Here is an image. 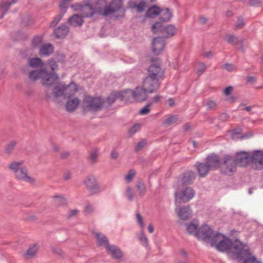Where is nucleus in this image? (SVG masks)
Listing matches in <instances>:
<instances>
[{"label": "nucleus", "mask_w": 263, "mask_h": 263, "mask_svg": "<svg viewBox=\"0 0 263 263\" xmlns=\"http://www.w3.org/2000/svg\"><path fill=\"white\" fill-rule=\"evenodd\" d=\"M24 163L23 160L12 161L9 164L8 168L14 173L15 177L19 181L34 184L35 180L29 176L28 168L23 166Z\"/></svg>", "instance_id": "1"}, {"label": "nucleus", "mask_w": 263, "mask_h": 263, "mask_svg": "<svg viewBox=\"0 0 263 263\" xmlns=\"http://www.w3.org/2000/svg\"><path fill=\"white\" fill-rule=\"evenodd\" d=\"M243 243L238 239H236L234 241L224 236V238L219 241L216 245V249L220 252H227L230 257L232 259V254L237 253L242 248Z\"/></svg>", "instance_id": "2"}, {"label": "nucleus", "mask_w": 263, "mask_h": 263, "mask_svg": "<svg viewBox=\"0 0 263 263\" xmlns=\"http://www.w3.org/2000/svg\"><path fill=\"white\" fill-rule=\"evenodd\" d=\"M105 100L100 97L86 96L83 100L82 107L85 112L99 111L103 107Z\"/></svg>", "instance_id": "3"}, {"label": "nucleus", "mask_w": 263, "mask_h": 263, "mask_svg": "<svg viewBox=\"0 0 263 263\" xmlns=\"http://www.w3.org/2000/svg\"><path fill=\"white\" fill-rule=\"evenodd\" d=\"M151 31L154 34L161 33L164 35V39H168L176 34L177 29L174 25H164L161 22H155L151 26Z\"/></svg>", "instance_id": "4"}, {"label": "nucleus", "mask_w": 263, "mask_h": 263, "mask_svg": "<svg viewBox=\"0 0 263 263\" xmlns=\"http://www.w3.org/2000/svg\"><path fill=\"white\" fill-rule=\"evenodd\" d=\"M119 12L120 14L115 15L116 18L123 17L125 14L122 0H111L109 5L105 7L104 14L105 16Z\"/></svg>", "instance_id": "5"}, {"label": "nucleus", "mask_w": 263, "mask_h": 263, "mask_svg": "<svg viewBox=\"0 0 263 263\" xmlns=\"http://www.w3.org/2000/svg\"><path fill=\"white\" fill-rule=\"evenodd\" d=\"M237 259L243 260V263H258L256 257L250 252V248L245 244L238 252L232 254V259Z\"/></svg>", "instance_id": "6"}, {"label": "nucleus", "mask_w": 263, "mask_h": 263, "mask_svg": "<svg viewBox=\"0 0 263 263\" xmlns=\"http://www.w3.org/2000/svg\"><path fill=\"white\" fill-rule=\"evenodd\" d=\"M236 162L232 156L226 155L220 161V170L223 174L232 175L236 171Z\"/></svg>", "instance_id": "7"}, {"label": "nucleus", "mask_w": 263, "mask_h": 263, "mask_svg": "<svg viewBox=\"0 0 263 263\" xmlns=\"http://www.w3.org/2000/svg\"><path fill=\"white\" fill-rule=\"evenodd\" d=\"M160 79L147 76L143 81L142 86L148 93L156 92L160 86Z\"/></svg>", "instance_id": "8"}, {"label": "nucleus", "mask_w": 263, "mask_h": 263, "mask_svg": "<svg viewBox=\"0 0 263 263\" xmlns=\"http://www.w3.org/2000/svg\"><path fill=\"white\" fill-rule=\"evenodd\" d=\"M83 183L91 195L98 194L101 191L96 178L92 174L86 177L83 181Z\"/></svg>", "instance_id": "9"}, {"label": "nucleus", "mask_w": 263, "mask_h": 263, "mask_svg": "<svg viewBox=\"0 0 263 263\" xmlns=\"http://www.w3.org/2000/svg\"><path fill=\"white\" fill-rule=\"evenodd\" d=\"M213 230L209 226L205 224L199 228L195 233V236L198 239H201L206 242L210 240Z\"/></svg>", "instance_id": "10"}, {"label": "nucleus", "mask_w": 263, "mask_h": 263, "mask_svg": "<svg viewBox=\"0 0 263 263\" xmlns=\"http://www.w3.org/2000/svg\"><path fill=\"white\" fill-rule=\"evenodd\" d=\"M250 163L255 170H261L263 168V152L256 150L250 155Z\"/></svg>", "instance_id": "11"}, {"label": "nucleus", "mask_w": 263, "mask_h": 263, "mask_svg": "<svg viewBox=\"0 0 263 263\" xmlns=\"http://www.w3.org/2000/svg\"><path fill=\"white\" fill-rule=\"evenodd\" d=\"M127 7L134 10L137 13H142L147 7V3L145 0H129Z\"/></svg>", "instance_id": "12"}, {"label": "nucleus", "mask_w": 263, "mask_h": 263, "mask_svg": "<svg viewBox=\"0 0 263 263\" xmlns=\"http://www.w3.org/2000/svg\"><path fill=\"white\" fill-rule=\"evenodd\" d=\"M70 87H73L74 92H76L78 91V88L77 87V85L74 82L70 83L68 85L61 84L55 86L53 90L54 98L55 99H57L58 97L61 96L66 97L67 95L66 91Z\"/></svg>", "instance_id": "13"}, {"label": "nucleus", "mask_w": 263, "mask_h": 263, "mask_svg": "<svg viewBox=\"0 0 263 263\" xmlns=\"http://www.w3.org/2000/svg\"><path fill=\"white\" fill-rule=\"evenodd\" d=\"M164 70L161 67L159 63L151 65L147 70V76L158 79L163 80Z\"/></svg>", "instance_id": "14"}, {"label": "nucleus", "mask_w": 263, "mask_h": 263, "mask_svg": "<svg viewBox=\"0 0 263 263\" xmlns=\"http://www.w3.org/2000/svg\"><path fill=\"white\" fill-rule=\"evenodd\" d=\"M195 195V192L193 189L190 187H187L183 190L180 193H175L176 201L177 199L181 200L183 203H186L190 201Z\"/></svg>", "instance_id": "15"}, {"label": "nucleus", "mask_w": 263, "mask_h": 263, "mask_svg": "<svg viewBox=\"0 0 263 263\" xmlns=\"http://www.w3.org/2000/svg\"><path fill=\"white\" fill-rule=\"evenodd\" d=\"M234 159L236 166H246L250 163V155L245 151L237 152Z\"/></svg>", "instance_id": "16"}, {"label": "nucleus", "mask_w": 263, "mask_h": 263, "mask_svg": "<svg viewBox=\"0 0 263 263\" xmlns=\"http://www.w3.org/2000/svg\"><path fill=\"white\" fill-rule=\"evenodd\" d=\"M165 46V40L162 36L154 37L152 41V50L155 55H159L163 50Z\"/></svg>", "instance_id": "17"}, {"label": "nucleus", "mask_w": 263, "mask_h": 263, "mask_svg": "<svg viewBox=\"0 0 263 263\" xmlns=\"http://www.w3.org/2000/svg\"><path fill=\"white\" fill-rule=\"evenodd\" d=\"M227 42L233 46H237V48L242 52L245 51V42L246 39H239L238 37L229 34L226 35Z\"/></svg>", "instance_id": "18"}, {"label": "nucleus", "mask_w": 263, "mask_h": 263, "mask_svg": "<svg viewBox=\"0 0 263 263\" xmlns=\"http://www.w3.org/2000/svg\"><path fill=\"white\" fill-rule=\"evenodd\" d=\"M148 91L142 87H137L133 90V98L137 102H143L147 99Z\"/></svg>", "instance_id": "19"}, {"label": "nucleus", "mask_w": 263, "mask_h": 263, "mask_svg": "<svg viewBox=\"0 0 263 263\" xmlns=\"http://www.w3.org/2000/svg\"><path fill=\"white\" fill-rule=\"evenodd\" d=\"M221 160L220 157L215 154L208 155L205 159V162L211 170L220 168Z\"/></svg>", "instance_id": "20"}, {"label": "nucleus", "mask_w": 263, "mask_h": 263, "mask_svg": "<svg viewBox=\"0 0 263 263\" xmlns=\"http://www.w3.org/2000/svg\"><path fill=\"white\" fill-rule=\"evenodd\" d=\"M58 79L59 77L55 72L49 73L45 69V73L44 74L42 77V84L45 86H50L52 85Z\"/></svg>", "instance_id": "21"}, {"label": "nucleus", "mask_w": 263, "mask_h": 263, "mask_svg": "<svg viewBox=\"0 0 263 263\" xmlns=\"http://www.w3.org/2000/svg\"><path fill=\"white\" fill-rule=\"evenodd\" d=\"M162 12L161 8L156 5H151L145 11L144 17L146 18L155 19Z\"/></svg>", "instance_id": "22"}, {"label": "nucleus", "mask_w": 263, "mask_h": 263, "mask_svg": "<svg viewBox=\"0 0 263 263\" xmlns=\"http://www.w3.org/2000/svg\"><path fill=\"white\" fill-rule=\"evenodd\" d=\"M92 233L95 236L96 243L98 246H103L107 249L108 248V246L110 245L107 237L103 234L97 232H92Z\"/></svg>", "instance_id": "23"}, {"label": "nucleus", "mask_w": 263, "mask_h": 263, "mask_svg": "<svg viewBox=\"0 0 263 263\" xmlns=\"http://www.w3.org/2000/svg\"><path fill=\"white\" fill-rule=\"evenodd\" d=\"M179 218L183 220L190 219L192 216V211L189 205L184 206L176 210Z\"/></svg>", "instance_id": "24"}, {"label": "nucleus", "mask_w": 263, "mask_h": 263, "mask_svg": "<svg viewBox=\"0 0 263 263\" xmlns=\"http://www.w3.org/2000/svg\"><path fill=\"white\" fill-rule=\"evenodd\" d=\"M161 10L162 12L157 22H161V24L170 22L173 16L171 10L168 8H161Z\"/></svg>", "instance_id": "25"}, {"label": "nucleus", "mask_w": 263, "mask_h": 263, "mask_svg": "<svg viewBox=\"0 0 263 263\" xmlns=\"http://www.w3.org/2000/svg\"><path fill=\"white\" fill-rule=\"evenodd\" d=\"M69 32V28L65 24L55 29L53 34L57 39L65 38Z\"/></svg>", "instance_id": "26"}, {"label": "nucleus", "mask_w": 263, "mask_h": 263, "mask_svg": "<svg viewBox=\"0 0 263 263\" xmlns=\"http://www.w3.org/2000/svg\"><path fill=\"white\" fill-rule=\"evenodd\" d=\"M196 175L193 171H189L184 172L181 178V182L183 185L190 184L195 179Z\"/></svg>", "instance_id": "27"}, {"label": "nucleus", "mask_w": 263, "mask_h": 263, "mask_svg": "<svg viewBox=\"0 0 263 263\" xmlns=\"http://www.w3.org/2000/svg\"><path fill=\"white\" fill-rule=\"evenodd\" d=\"M83 17H91L96 14L93 5L89 2H87L83 5L82 11Z\"/></svg>", "instance_id": "28"}, {"label": "nucleus", "mask_w": 263, "mask_h": 263, "mask_svg": "<svg viewBox=\"0 0 263 263\" xmlns=\"http://www.w3.org/2000/svg\"><path fill=\"white\" fill-rule=\"evenodd\" d=\"M67 23L74 27H81L84 23V20L82 17L75 14L68 18Z\"/></svg>", "instance_id": "29"}, {"label": "nucleus", "mask_w": 263, "mask_h": 263, "mask_svg": "<svg viewBox=\"0 0 263 263\" xmlns=\"http://www.w3.org/2000/svg\"><path fill=\"white\" fill-rule=\"evenodd\" d=\"M106 249L107 252L108 254H111L113 258L116 259H121L123 257V253L119 248L114 245H110Z\"/></svg>", "instance_id": "30"}, {"label": "nucleus", "mask_w": 263, "mask_h": 263, "mask_svg": "<svg viewBox=\"0 0 263 263\" xmlns=\"http://www.w3.org/2000/svg\"><path fill=\"white\" fill-rule=\"evenodd\" d=\"M196 167L198 173L201 177H204L211 170L205 162L204 163L197 162Z\"/></svg>", "instance_id": "31"}, {"label": "nucleus", "mask_w": 263, "mask_h": 263, "mask_svg": "<svg viewBox=\"0 0 263 263\" xmlns=\"http://www.w3.org/2000/svg\"><path fill=\"white\" fill-rule=\"evenodd\" d=\"M39 247L36 244L31 245L25 253L23 254V257L25 259H29L34 258L36 254Z\"/></svg>", "instance_id": "32"}, {"label": "nucleus", "mask_w": 263, "mask_h": 263, "mask_svg": "<svg viewBox=\"0 0 263 263\" xmlns=\"http://www.w3.org/2000/svg\"><path fill=\"white\" fill-rule=\"evenodd\" d=\"M106 6H107L106 0H98L93 7L96 13L105 16L104 10Z\"/></svg>", "instance_id": "33"}, {"label": "nucleus", "mask_w": 263, "mask_h": 263, "mask_svg": "<svg viewBox=\"0 0 263 263\" xmlns=\"http://www.w3.org/2000/svg\"><path fill=\"white\" fill-rule=\"evenodd\" d=\"M80 102V101L78 98L69 100L65 104L66 110L69 112L73 111L77 108Z\"/></svg>", "instance_id": "34"}, {"label": "nucleus", "mask_w": 263, "mask_h": 263, "mask_svg": "<svg viewBox=\"0 0 263 263\" xmlns=\"http://www.w3.org/2000/svg\"><path fill=\"white\" fill-rule=\"evenodd\" d=\"M53 52V47L50 44H45L42 45L39 50V53L41 55L48 56Z\"/></svg>", "instance_id": "35"}, {"label": "nucleus", "mask_w": 263, "mask_h": 263, "mask_svg": "<svg viewBox=\"0 0 263 263\" xmlns=\"http://www.w3.org/2000/svg\"><path fill=\"white\" fill-rule=\"evenodd\" d=\"M45 73V69L41 68L31 71L29 74L30 79L35 81L39 78H42Z\"/></svg>", "instance_id": "36"}, {"label": "nucleus", "mask_w": 263, "mask_h": 263, "mask_svg": "<svg viewBox=\"0 0 263 263\" xmlns=\"http://www.w3.org/2000/svg\"><path fill=\"white\" fill-rule=\"evenodd\" d=\"M224 238V236L219 233H216L212 235L210 240L208 241V242L210 243L211 246H215L216 248V245L219 241Z\"/></svg>", "instance_id": "37"}, {"label": "nucleus", "mask_w": 263, "mask_h": 263, "mask_svg": "<svg viewBox=\"0 0 263 263\" xmlns=\"http://www.w3.org/2000/svg\"><path fill=\"white\" fill-rule=\"evenodd\" d=\"M18 142L15 140H11L7 143L4 147V152L7 155L12 154L14 151Z\"/></svg>", "instance_id": "38"}, {"label": "nucleus", "mask_w": 263, "mask_h": 263, "mask_svg": "<svg viewBox=\"0 0 263 263\" xmlns=\"http://www.w3.org/2000/svg\"><path fill=\"white\" fill-rule=\"evenodd\" d=\"M133 90L126 89L121 91L120 93L118 92L119 98L122 101H128L131 97H133Z\"/></svg>", "instance_id": "39"}, {"label": "nucleus", "mask_w": 263, "mask_h": 263, "mask_svg": "<svg viewBox=\"0 0 263 263\" xmlns=\"http://www.w3.org/2000/svg\"><path fill=\"white\" fill-rule=\"evenodd\" d=\"M54 202L57 207L66 205L67 204V201L62 196L55 195L53 197Z\"/></svg>", "instance_id": "40"}, {"label": "nucleus", "mask_w": 263, "mask_h": 263, "mask_svg": "<svg viewBox=\"0 0 263 263\" xmlns=\"http://www.w3.org/2000/svg\"><path fill=\"white\" fill-rule=\"evenodd\" d=\"M98 152L96 148L93 149L88 157V160L90 164L93 165L95 164L98 160Z\"/></svg>", "instance_id": "41"}, {"label": "nucleus", "mask_w": 263, "mask_h": 263, "mask_svg": "<svg viewBox=\"0 0 263 263\" xmlns=\"http://www.w3.org/2000/svg\"><path fill=\"white\" fill-rule=\"evenodd\" d=\"M29 65L32 68H35L43 65L42 61L39 58L29 59Z\"/></svg>", "instance_id": "42"}, {"label": "nucleus", "mask_w": 263, "mask_h": 263, "mask_svg": "<svg viewBox=\"0 0 263 263\" xmlns=\"http://www.w3.org/2000/svg\"><path fill=\"white\" fill-rule=\"evenodd\" d=\"M198 224L193 223L192 222H190L186 226V230L187 232L190 234H193L195 235V233L196 231L198 230Z\"/></svg>", "instance_id": "43"}, {"label": "nucleus", "mask_w": 263, "mask_h": 263, "mask_svg": "<svg viewBox=\"0 0 263 263\" xmlns=\"http://www.w3.org/2000/svg\"><path fill=\"white\" fill-rule=\"evenodd\" d=\"M50 248L53 253L63 258H64L65 253L62 249L53 246H51Z\"/></svg>", "instance_id": "44"}, {"label": "nucleus", "mask_w": 263, "mask_h": 263, "mask_svg": "<svg viewBox=\"0 0 263 263\" xmlns=\"http://www.w3.org/2000/svg\"><path fill=\"white\" fill-rule=\"evenodd\" d=\"M178 119L177 116L174 115L170 117L169 118L165 119L163 122V125L165 126H168L172 125L173 123L177 121Z\"/></svg>", "instance_id": "45"}, {"label": "nucleus", "mask_w": 263, "mask_h": 263, "mask_svg": "<svg viewBox=\"0 0 263 263\" xmlns=\"http://www.w3.org/2000/svg\"><path fill=\"white\" fill-rule=\"evenodd\" d=\"M119 98V96L118 95V92L112 93L110 96H109L106 99V102L107 103L110 105L113 104L116 100Z\"/></svg>", "instance_id": "46"}, {"label": "nucleus", "mask_w": 263, "mask_h": 263, "mask_svg": "<svg viewBox=\"0 0 263 263\" xmlns=\"http://www.w3.org/2000/svg\"><path fill=\"white\" fill-rule=\"evenodd\" d=\"M137 188L140 196H143L146 193V189L144 184L141 181H139L137 185Z\"/></svg>", "instance_id": "47"}, {"label": "nucleus", "mask_w": 263, "mask_h": 263, "mask_svg": "<svg viewBox=\"0 0 263 263\" xmlns=\"http://www.w3.org/2000/svg\"><path fill=\"white\" fill-rule=\"evenodd\" d=\"M58 64L57 62L53 60V59L49 60V63L45 68L46 70L49 69V68L51 70L52 72H54L53 71L57 68Z\"/></svg>", "instance_id": "48"}, {"label": "nucleus", "mask_w": 263, "mask_h": 263, "mask_svg": "<svg viewBox=\"0 0 263 263\" xmlns=\"http://www.w3.org/2000/svg\"><path fill=\"white\" fill-rule=\"evenodd\" d=\"M125 195L129 201H132L133 200L135 194L133 189L131 187L128 186L127 187L125 192Z\"/></svg>", "instance_id": "49"}, {"label": "nucleus", "mask_w": 263, "mask_h": 263, "mask_svg": "<svg viewBox=\"0 0 263 263\" xmlns=\"http://www.w3.org/2000/svg\"><path fill=\"white\" fill-rule=\"evenodd\" d=\"M140 126L141 125L139 123H136L132 126L128 131L129 137H132L133 134L138 131L140 129Z\"/></svg>", "instance_id": "50"}, {"label": "nucleus", "mask_w": 263, "mask_h": 263, "mask_svg": "<svg viewBox=\"0 0 263 263\" xmlns=\"http://www.w3.org/2000/svg\"><path fill=\"white\" fill-rule=\"evenodd\" d=\"M64 13V12L63 13H61L59 14L57 16H55L52 22L51 23L50 26L51 27L55 26L63 17Z\"/></svg>", "instance_id": "51"}, {"label": "nucleus", "mask_w": 263, "mask_h": 263, "mask_svg": "<svg viewBox=\"0 0 263 263\" xmlns=\"http://www.w3.org/2000/svg\"><path fill=\"white\" fill-rule=\"evenodd\" d=\"M43 41V39L40 36H35L32 41V44L33 46L35 48L37 47L39 45H40Z\"/></svg>", "instance_id": "52"}, {"label": "nucleus", "mask_w": 263, "mask_h": 263, "mask_svg": "<svg viewBox=\"0 0 263 263\" xmlns=\"http://www.w3.org/2000/svg\"><path fill=\"white\" fill-rule=\"evenodd\" d=\"M152 103H148L144 107H143L139 111L141 115H147L150 111V107L152 105Z\"/></svg>", "instance_id": "53"}, {"label": "nucleus", "mask_w": 263, "mask_h": 263, "mask_svg": "<svg viewBox=\"0 0 263 263\" xmlns=\"http://www.w3.org/2000/svg\"><path fill=\"white\" fill-rule=\"evenodd\" d=\"M136 171L134 170H130L125 176V179L128 182H131L135 176Z\"/></svg>", "instance_id": "54"}, {"label": "nucleus", "mask_w": 263, "mask_h": 263, "mask_svg": "<svg viewBox=\"0 0 263 263\" xmlns=\"http://www.w3.org/2000/svg\"><path fill=\"white\" fill-rule=\"evenodd\" d=\"M139 239L142 243V245L144 246L145 247H148V239L145 236L143 233H142L139 237Z\"/></svg>", "instance_id": "55"}, {"label": "nucleus", "mask_w": 263, "mask_h": 263, "mask_svg": "<svg viewBox=\"0 0 263 263\" xmlns=\"http://www.w3.org/2000/svg\"><path fill=\"white\" fill-rule=\"evenodd\" d=\"M94 211V208L92 205L87 203L84 208V212L86 214H90Z\"/></svg>", "instance_id": "56"}, {"label": "nucleus", "mask_w": 263, "mask_h": 263, "mask_svg": "<svg viewBox=\"0 0 263 263\" xmlns=\"http://www.w3.org/2000/svg\"><path fill=\"white\" fill-rule=\"evenodd\" d=\"M18 0H11L9 2H6V3H2L1 4V7L2 8L3 7H5V9L6 10H8L10 6L13 4H15L17 2Z\"/></svg>", "instance_id": "57"}, {"label": "nucleus", "mask_w": 263, "mask_h": 263, "mask_svg": "<svg viewBox=\"0 0 263 263\" xmlns=\"http://www.w3.org/2000/svg\"><path fill=\"white\" fill-rule=\"evenodd\" d=\"M146 144L145 140H143L138 143L137 146L135 147V151L138 152L143 148Z\"/></svg>", "instance_id": "58"}, {"label": "nucleus", "mask_w": 263, "mask_h": 263, "mask_svg": "<svg viewBox=\"0 0 263 263\" xmlns=\"http://www.w3.org/2000/svg\"><path fill=\"white\" fill-rule=\"evenodd\" d=\"M206 105L208 106L209 109H215L217 107V104L212 100H208Z\"/></svg>", "instance_id": "59"}, {"label": "nucleus", "mask_w": 263, "mask_h": 263, "mask_svg": "<svg viewBox=\"0 0 263 263\" xmlns=\"http://www.w3.org/2000/svg\"><path fill=\"white\" fill-rule=\"evenodd\" d=\"M206 69V66L204 63H201L200 64V68L197 70V73L198 75L202 74Z\"/></svg>", "instance_id": "60"}, {"label": "nucleus", "mask_w": 263, "mask_h": 263, "mask_svg": "<svg viewBox=\"0 0 263 263\" xmlns=\"http://www.w3.org/2000/svg\"><path fill=\"white\" fill-rule=\"evenodd\" d=\"M224 68L229 71H232L235 69L236 67L234 65L232 64H225L223 65Z\"/></svg>", "instance_id": "61"}, {"label": "nucleus", "mask_w": 263, "mask_h": 263, "mask_svg": "<svg viewBox=\"0 0 263 263\" xmlns=\"http://www.w3.org/2000/svg\"><path fill=\"white\" fill-rule=\"evenodd\" d=\"M71 7L72 8L74 11L81 10V11H82L83 5H80L78 3H76L71 5Z\"/></svg>", "instance_id": "62"}, {"label": "nucleus", "mask_w": 263, "mask_h": 263, "mask_svg": "<svg viewBox=\"0 0 263 263\" xmlns=\"http://www.w3.org/2000/svg\"><path fill=\"white\" fill-rule=\"evenodd\" d=\"M136 218H137V221H138L139 225L140 226V227L142 228H143L144 227V223H143V218H142V217L141 216V215L139 213H137L136 214Z\"/></svg>", "instance_id": "63"}, {"label": "nucleus", "mask_w": 263, "mask_h": 263, "mask_svg": "<svg viewBox=\"0 0 263 263\" xmlns=\"http://www.w3.org/2000/svg\"><path fill=\"white\" fill-rule=\"evenodd\" d=\"M70 155V153L69 152H64L60 154V158L61 159H67Z\"/></svg>", "instance_id": "64"}]
</instances>
